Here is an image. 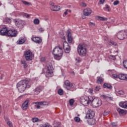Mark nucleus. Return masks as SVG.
<instances>
[{"instance_id": "nucleus-1", "label": "nucleus", "mask_w": 127, "mask_h": 127, "mask_svg": "<svg viewBox=\"0 0 127 127\" xmlns=\"http://www.w3.org/2000/svg\"><path fill=\"white\" fill-rule=\"evenodd\" d=\"M30 87L31 81L29 79L21 80L17 84V88L19 93H23L26 89H29Z\"/></svg>"}, {"instance_id": "nucleus-2", "label": "nucleus", "mask_w": 127, "mask_h": 127, "mask_svg": "<svg viewBox=\"0 0 127 127\" xmlns=\"http://www.w3.org/2000/svg\"><path fill=\"white\" fill-rule=\"evenodd\" d=\"M88 98V105L92 104L95 108H98L102 106V101L100 99H96L93 96H89Z\"/></svg>"}, {"instance_id": "nucleus-3", "label": "nucleus", "mask_w": 127, "mask_h": 127, "mask_svg": "<svg viewBox=\"0 0 127 127\" xmlns=\"http://www.w3.org/2000/svg\"><path fill=\"white\" fill-rule=\"evenodd\" d=\"M77 50L79 55L81 57H85V56L87 55V53H88L87 48H86V47L84 44L78 45L77 48Z\"/></svg>"}, {"instance_id": "nucleus-4", "label": "nucleus", "mask_w": 127, "mask_h": 127, "mask_svg": "<svg viewBox=\"0 0 127 127\" xmlns=\"http://www.w3.org/2000/svg\"><path fill=\"white\" fill-rule=\"evenodd\" d=\"M45 76L47 78L53 76V66L51 63H48L46 66Z\"/></svg>"}, {"instance_id": "nucleus-5", "label": "nucleus", "mask_w": 127, "mask_h": 127, "mask_svg": "<svg viewBox=\"0 0 127 127\" xmlns=\"http://www.w3.org/2000/svg\"><path fill=\"white\" fill-rule=\"evenodd\" d=\"M24 56L26 61H31L34 58V54L29 50H27L24 52Z\"/></svg>"}, {"instance_id": "nucleus-6", "label": "nucleus", "mask_w": 127, "mask_h": 127, "mask_svg": "<svg viewBox=\"0 0 127 127\" xmlns=\"http://www.w3.org/2000/svg\"><path fill=\"white\" fill-rule=\"evenodd\" d=\"M65 89L67 90V91H75L76 88L75 84L71 83L69 80H67L64 81Z\"/></svg>"}, {"instance_id": "nucleus-7", "label": "nucleus", "mask_w": 127, "mask_h": 127, "mask_svg": "<svg viewBox=\"0 0 127 127\" xmlns=\"http://www.w3.org/2000/svg\"><path fill=\"white\" fill-rule=\"evenodd\" d=\"M112 77L113 79H115V80L120 79V80L127 81V74H126L120 73L118 75L117 74H113Z\"/></svg>"}, {"instance_id": "nucleus-8", "label": "nucleus", "mask_w": 127, "mask_h": 127, "mask_svg": "<svg viewBox=\"0 0 127 127\" xmlns=\"http://www.w3.org/2000/svg\"><path fill=\"white\" fill-rule=\"evenodd\" d=\"M127 32L122 30L119 31L117 35V38L120 40H124L127 38Z\"/></svg>"}, {"instance_id": "nucleus-9", "label": "nucleus", "mask_w": 127, "mask_h": 127, "mask_svg": "<svg viewBox=\"0 0 127 127\" xmlns=\"http://www.w3.org/2000/svg\"><path fill=\"white\" fill-rule=\"evenodd\" d=\"M8 28L6 26H3L0 29V35L2 36H7Z\"/></svg>"}, {"instance_id": "nucleus-10", "label": "nucleus", "mask_w": 127, "mask_h": 127, "mask_svg": "<svg viewBox=\"0 0 127 127\" xmlns=\"http://www.w3.org/2000/svg\"><path fill=\"white\" fill-rule=\"evenodd\" d=\"M79 101L81 105L83 106H88V96H82L79 97Z\"/></svg>"}, {"instance_id": "nucleus-11", "label": "nucleus", "mask_w": 127, "mask_h": 127, "mask_svg": "<svg viewBox=\"0 0 127 127\" xmlns=\"http://www.w3.org/2000/svg\"><path fill=\"white\" fill-rule=\"evenodd\" d=\"M17 36V32L15 29L8 30L7 36L8 37H16Z\"/></svg>"}, {"instance_id": "nucleus-12", "label": "nucleus", "mask_w": 127, "mask_h": 127, "mask_svg": "<svg viewBox=\"0 0 127 127\" xmlns=\"http://www.w3.org/2000/svg\"><path fill=\"white\" fill-rule=\"evenodd\" d=\"M53 55L54 54H63V50L62 48H60V47H56L52 52Z\"/></svg>"}, {"instance_id": "nucleus-13", "label": "nucleus", "mask_w": 127, "mask_h": 127, "mask_svg": "<svg viewBox=\"0 0 127 127\" xmlns=\"http://www.w3.org/2000/svg\"><path fill=\"white\" fill-rule=\"evenodd\" d=\"M94 117H95V112L89 109L87 112L85 118L86 119H93Z\"/></svg>"}, {"instance_id": "nucleus-14", "label": "nucleus", "mask_w": 127, "mask_h": 127, "mask_svg": "<svg viewBox=\"0 0 127 127\" xmlns=\"http://www.w3.org/2000/svg\"><path fill=\"white\" fill-rule=\"evenodd\" d=\"M64 49L65 53H70L71 51V47L69 46V44L67 42H64L63 43Z\"/></svg>"}, {"instance_id": "nucleus-15", "label": "nucleus", "mask_w": 127, "mask_h": 127, "mask_svg": "<svg viewBox=\"0 0 127 127\" xmlns=\"http://www.w3.org/2000/svg\"><path fill=\"white\" fill-rule=\"evenodd\" d=\"M92 11L91 8L87 7L83 10V14L85 16H90L92 14Z\"/></svg>"}, {"instance_id": "nucleus-16", "label": "nucleus", "mask_w": 127, "mask_h": 127, "mask_svg": "<svg viewBox=\"0 0 127 127\" xmlns=\"http://www.w3.org/2000/svg\"><path fill=\"white\" fill-rule=\"evenodd\" d=\"M44 89V87L42 86H39L34 89L33 92L34 95H38L40 94V92H42V90Z\"/></svg>"}, {"instance_id": "nucleus-17", "label": "nucleus", "mask_w": 127, "mask_h": 127, "mask_svg": "<svg viewBox=\"0 0 127 127\" xmlns=\"http://www.w3.org/2000/svg\"><path fill=\"white\" fill-rule=\"evenodd\" d=\"M29 103V101L28 100H26L22 104V109L24 111H26L27 109H28V104Z\"/></svg>"}, {"instance_id": "nucleus-18", "label": "nucleus", "mask_w": 127, "mask_h": 127, "mask_svg": "<svg viewBox=\"0 0 127 127\" xmlns=\"http://www.w3.org/2000/svg\"><path fill=\"white\" fill-rule=\"evenodd\" d=\"M67 41L68 43L73 42V37H72V34L70 31H67Z\"/></svg>"}, {"instance_id": "nucleus-19", "label": "nucleus", "mask_w": 127, "mask_h": 127, "mask_svg": "<svg viewBox=\"0 0 127 127\" xmlns=\"http://www.w3.org/2000/svg\"><path fill=\"white\" fill-rule=\"evenodd\" d=\"M31 40L32 41H34V42H35V43H37L38 44H40V43L42 42V39L37 37L32 38Z\"/></svg>"}, {"instance_id": "nucleus-20", "label": "nucleus", "mask_w": 127, "mask_h": 127, "mask_svg": "<svg viewBox=\"0 0 127 127\" xmlns=\"http://www.w3.org/2000/svg\"><path fill=\"white\" fill-rule=\"evenodd\" d=\"M119 106L121 108H123L124 109H127V101L125 102H120L119 103Z\"/></svg>"}, {"instance_id": "nucleus-21", "label": "nucleus", "mask_w": 127, "mask_h": 127, "mask_svg": "<svg viewBox=\"0 0 127 127\" xmlns=\"http://www.w3.org/2000/svg\"><path fill=\"white\" fill-rule=\"evenodd\" d=\"M20 64H21V65H23L24 69H25V68H27V67H28V64H27V62H26V61H25V60H21Z\"/></svg>"}, {"instance_id": "nucleus-22", "label": "nucleus", "mask_w": 127, "mask_h": 127, "mask_svg": "<svg viewBox=\"0 0 127 127\" xmlns=\"http://www.w3.org/2000/svg\"><path fill=\"white\" fill-rule=\"evenodd\" d=\"M51 9L53 11H59L60 10V6L55 5L51 6Z\"/></svg>"}, {"instance_id": "nucleus-23", "label": "nucleus", "mask_w": 127, "mask_h": 127, "mask_svg": "<svg viewBox=\"0 0 127 127\" xmlns=\"http://www.w3.org/2000/svg\"><path fill=\"white\" fill-rule=\"evenodd\" d=\"M63 54H54V57L56 60H60L62 58Z\"/></svg>"}, {"instance_id": "nucleus-24", "label": "nucleus", "mask_w": 127, "mask_h": 127, "mask_svg": "<svg viewBox=\"0 0 127 127\" xmlns=\"http://www.w3.org/2000/svg\"><path fill=\"white\" fill-rule=\"evenodd\" d=\"M117 112H118L119 115H127V111L124 109L121 108L117 109Z\"/></svg>"}, {"instance_id": "nucleus-25", "label": "nucleus", "mask_w": 127, "mask_h": 127, "mask_svg": "<svg viewBox=\"0 0 127 127\" xmlns=\"http://www.w3.org/2000/svg\"><path fill=\"white\" fill-rule=\"evenodd\" d=\"M103 88L107 89H110V90H112L113 89V86L111 85V84L108 83H105L103 85Z\"/></svg>"}, {"instance_id": "nucleus-26", "label": "nucleus", "mask_w": 127, "mask_h": 127, "mask_svg": "<svg viewBox=\"0 0 127 127\" xmlns=\"http://www.w3.org/2000/svg\"><path fill=\"white\" fill-rule=\"evenodd\" d=\"M88 123L91 126H94L96 124V120L93 118H89L88 120Z\"/></svg>"}, {"instance_id": "nucleus-27", "label": "nucleus", "mask_w": 127, "mask_h": 127, "mask_svg": "<svg viewBox=\"0 0 127 127\" xmlns=\"http://www.w3.org/2000/svg\"><path fill=\"white\" fill-rule=\"evenodd\" d=\"M102 98L103 99V100H107L108 99H109V100L110 101H113V100H114V98H113L112 97H110L107 95H102Z\"/></svg>"}, {"instance_id": "nucleus-28", "label": "nucleus", "mask_w": 127, "mask_h": 127, "mask_svg": "<svg viewBox=\"0 0 127 127\" xmlns=\"http://www.w3.org/2000/svg\"><path fill=\"white\" fill-rule=\"evenodd\" d=\"M35 104H38L40 106H47V102L46 101H41V102H35Z\"/></svg>"}, {"instance_id": "nucleus-29", "label": "nucleus", "mask_w": 127, "mask_h": 127, "mask_svg": "<svg viewBox=\"0 0 127 127\" xmlns=\"http://www.w3.org/2000/svg\"><path fill=\"white\" fill-rule=\"evenodd\" d=\"M24 39L20 38L19 40L17 41V44H23L24 43Z\"/></svg>"}, {"instance_id": "nucleus-30", "label": "nucleus", "mask_w": 127, "mask_h": 127, "mask_svg": "<svg viewBox=\"0 0 127 127\" xmlns=\"http://www.w3.org/2000/svg\"><path fill=\"white\" fill-rule=\"evenodd\" d=\"M104 79L100 76L97 77V84H102Z\"/></svg>"}, {"instance_id": "nucleus-31", "label": "nucleus", "mask_w": 127, "mask_h": 127, "mask_svg": "<svg viewBox=\"0 0 127 127\" xmlns=\"http://www.w3.org/2000/svg\"><path fill=\"white\" fill-rule=\"evenodd\" d=\"M99 20H101V21H107L108 20V18H105L104 17L98 16Z\"/></svg>"}, {"instance_id": "nucleus-32", "label": "nucleus", "mask_w": 127, "mask_h": 127, "mask_svg": "<svg viewBox=\"0 0 127 127\" xmlns=\"http://www.w3.org/2000/svg\"><path fill=\"white\" fill-rule=\"evenodd\" d=\"M40 127H52L48 123H46L44 125H41L40 126Z\"/></svg>"}, {"instance_id": "nucleus-33", "label": "nucleus", "mask_w": 127, "mask_h": 127, "mask_svg": "<svg viewBox=\"0 0 127 127\" xmlns=\"http://www.w3.org/2000/svg\"><path fill=\"white\" fill-rule=\"evenodd\" d=\"M71 10L66 9L63 15L64 17H65V16H66V15H67V14H68L69 12V13H71Z\"/></svg>"}, {"instance_id": "nucleus-34", "label": "nucleus", "mask_w": 127, "mask_h": 127, "mask_svg": "<svg viewBox=\"0 0 127 127\" xmlns=\"http://www.w3.org/2000/svg\"><path fill=\"white\" fill-rule=\"evenodd\" d=\"M32 122L33 123H38V122H40V120L38 118H33L32 119Z\"/></svg>"}, {"instance_id": "nucleus-35", "label": "nucleus", "mask_w": 127, "mask_h": 127, "mask_svg": "<svg viewBox=\"0 0 127 127\" xmlns=\"http://www.w3.org/2000/svg\"><path fill=\"white\" fill-rule=\"evenodd\" d=\"M75 61L76 63H81L82 62V59L80 57H77L75 58Z\"/></svg>"}, {"instance_id": "nucleus-36", "label": "nucleus", "mask_w": 127, "mask_h": 127, "mask_svg": "<svg viewBox=\"0 0 127 127\" xmlns=\"http://www.w3.org/2000/svg\"><path fill=\"white\" fill-rule=\"evenodd\" d=\"M21 2H22L23 4H25V5H31V3L26 1L21 0Z\"/></svg>"}, {"instance_id": "nucleus-37", "label": "nucleus", "mask_w": 127, "mask_h": 127, "mask_svg": "<svg viewBox=\"0 0 127 127\" xmlns=\"http://www.w3.org/2000/svg\"><path fill=\"white\" fill-rule=\"evenodd\" d=\"M109 45H114V46H117V43L114 42L113 41H110L108 43Z\"/></svg>"}, {"instance_id": "nucleus-38", "label": "nucleus", "mask_w": 127, "mask_h": 127, "mask_svg": "<svg viewBox=\"0 0 127 127\" xmlns=\"http://www.w3.org/2000/svg\"><path fill=\"white\" fill-rule=\"evenodd\" d=\"M17 25L18 27H20V28L23 27V23H22V22L21 21L18 22Z\"/></svg>"}, {"instance_id": "nucleus-39", "label": "nucleus", "mask_w": 127, "mask_h": 127, "mask_svg": "<svg viewBox=\"0 0 127 127\" xmlns=\"http://www.w3.org/2000/svg\"><path fill=\"white\" fill-rule=\"evenodd\" d=\"M33 22L34 24L37 25L40 22V21L38 19H35L33 21Z\"/></svg>"}, {"instance_id": "nucleus-40", "label": "nucleus", "mask_w": 127, "mask_h": 127, "mask_svg": "<svg viewBox=\"0 0 127 127\" xmlns=\"http://www.w3.org/2000/svg\"><path fill=\"white\" fill-rule=\"evenodd\" d=\"M69 105L70 106H73V105H74V103H75V100H74V99H70L69 101Z\"/></svg>"}, {"instance_id": "nucleus-41", "label": "nucleus", "mask_w": 127, "mask_h": 127, "mask_svg": "<svg viewBox=\"0 0 127 127\" xmlns=\"http://www.w3.org/2000/svg\"><path fill=\"white\" fill-rule=\"evenodd\" d=\"M64 92L63 90H62V89H60L58 90V94L59 95H60V96H62V95H63L64 94Z\"/></svg>"}, {"instance_id": "nucleus-42", "label": "nucleus", "mask_w": 127, "mask_h": 127, "mask_svg": "<svg viewBox=\"0 0 127 127\" xmlns=\"http://www.w3.org/2000/svg\"><path fill=\"white\" fill-rule=\"evenodd\" d=\"M123 66L126 69H127V61H124L123 63Z\"/></svg>"}, {"instance_id": "nucleus-43", "label": "nucleus", "mask_w": 127, "mask_h": 127, "mask_svg": "<svg viewBox=\"0 0 127 127\" xmlns=\"http://www.w3.org/2000/svg\"><path fill=\"white\" fill-rule=\"evenodd\" d=\"M80 5L83 7H86V6H87V4L85 2H81L80 3Z\"/></svg>"}, {"instance_id": "nucleus-44", "label": "nucleus", "mask_w": 127, "mask_h": 127, "mask_svg": "<svg viewBox=\"0 0 127 127\" xmlns=\"http://www.w3.org/2000/svg\"><path fill=\"white\" fill-rule=\"evenodd\" d=\"M7 125H8L9 127H13V125H12V122H11L10 121H8L7 123Z\"/></svg>"}, {"instance_id": "nucleus-45", "label": "nucleus", "mask_w": 127, "mask_h": 127, "mask_svg": "<svg viewBox=\"0 0 127 127\" xmlns=\"http://www.w3.org/2000/svg\"><path fill=\"white\" fill-rule=\"evenodd\" d=\"M74 121L76 122V123H79L80 122V118L78 117H76L74 118Z\"/></svg>"}, {"instance_id": "nucleus-46", "label": "nucleus", "mask_w": 127, "mask_h": 127, "mask_svg": "<svg viewBox=\"0 0 127 127\" xmlns=\"http://www.w3.org/2000/svg\"><path fill=\"white\" fill-rule=\"evenodd\" d=\"M5 21L7 23H10L11 22V20L9 18H6Z\"/></svg>"}, {"instance_id": "nucleus-47", "label": "nucleus", "mask_w": 127, "mask_h": 127, "mask_svg": "<svg viewBox=\"0 0 127 127\" xmlns=\"http://www.w3.org/2000/svg\"><path fill=\"white\" fill-rule=\"evenodd\" d=\"M119 3H120V1L116 0L114 2L113 4L114 5H118Z\"/></svg>"}, {"instance_id": "nucleus-48", "label": "nucleus", "mask_w": 127, "mask_h": 127, "mask_svg": "<svg viewBox=\"0 0 127 127\" xmlns=\"http://www.w3.org/2000/svg\"><path fill=\"white\" fill-rule=\"evenodd\" d=\"M100 90H101V88L98 87V86H96L94 88V92H98V91H100Z\"/></svg>"}, {"instance_id": "nucleus-49", "label": "nucleus", "mask_w": 127, "mask_h": 127, "mask_svg": "<svg viewBox=\"0 0 127 127\" xmlns=\"http://www.w3.org/2000/svg\"><path fill=\"white\" fill-rule=\"evenodd\" d=\"M109 58L110 59H112V60H116V56H113V55H110L109 56Z\"/></svg>"}, {"instance_id": "nucleus-50", "label": "nucleus", "mask_w": 127, "mask_h": 127, "mask_svg": "<svg viewBox=\"0 0 127 127\" xmlns=\"http://www.w3.org/2000/svg\"><path fill=\"white\" fill-rule=\"evenodd\" d=\"M38 30L39 32L42 33L45 30H44V28L41 27L38 28Z\"/></svg>"}, {"instance_id": "nucleus-51", "label": "nucleus", "mask_w": 127, "mask_h": 127, "mask_svg": "<svg viewBox=\"0 0 127 127\" xmlns=\"http://www.w3.org/2000/svg\"><path fill=\"white\" fill-rule=\"evenodd\" d=\"M118 94L119 95H124V94H125V93L124 92V91L123 90H120L118 91Z\"/></svg>"}, {"instance_id": "nucleus-52", "label": "nucleus", "mask_w": 127, "mask_h": 127, "mask_svg": "<svg viewBox=\"0 0 127 127\" xmlns=\"http://www.w3.org/2000/svg\"><path fill=\"white\" fill-rule=\"evenodd\" d=\"M112 127H117L118 124L116 122H113L112 123Z\"/></svg>"}, {"instance_id": "nucleus-53", "label": "nucleus", "mask_w": 127, "mask_h": 127, "mask_svg": "<svg viewBox=\"0 0 127 127\" xmlns=\"http://www.w3.org/2000/svg\"><path fill=\"white\" fill-rule=\"evenodd\" d=\"M109 114V112L107 111H104V112L103 113V116H108Z\"/></svg>"}, {"instance_id": "nucleus-54", "label": "nucleus", "mask_w": 127, "mask_h": 127, "mask_svg": "<svg viewBox=\"0 0 127 127\" xmlns=\"http://www.w3.org/2000/svg\"><path fill=\"white\" fill-rule=\"evenodd\" d=\"M88 92L89 93H90V94H93V89L92 88H89L88 90Z\"/></svg>"}, {"instance_id": "nucleus-55", "label": "nucleus", "mask_w": 127, "mask_h": 127, "mask_svg": "<svg viewBox=\"0 0 127 127\" xmlns=\"http://www.w3.org/2000/svg\"><path fill=\"white\" fill-rule=\"evenodd\" d=\"M25 16H26L27 18H29V17H30V15H29V14H28L27 13H25Z\"/></svg>"}, {"instance_id": "nucleus-56", "label": "nucleus", "mask_w": 127, "mask_h": 127, "mask_svg": "<svg viewBox=\"0 0 127 127\" xmlns=\"http://www.w3.org/2000/svg\"><path fill=\"white\" fill-rule=\"evenodd\" d=\"M89 25H94V26H95V24H94V23L92 22H90L89 23Z\"/></svg>"}, {"instance_id": "nucleus-57", "label": "nucleus", "mask_w": 127, "mask_h": 127, "mask_svg": "<svg viewBox=\"0 0 127 127\" xmlns=\"http://www.w3.org/2000/svg\"><path fill=\"white\" fill-rule=\"evenodd\" d=\"M50 5H51V6H55V5H54V2H50Z\"/></svg>"}, {"instance_id": "nucleus-58", "label": "nucleus", "mask_w": 127, "mask_h": 127, "mask_svg": "<svg viewBox=\"0 0 127 127\" xmlns=\"http://www.w3.org/2000/svg\"><path fill=\"white\" fill-rule=\"evenodd\" d=\"M105 0H100V2H101V3H102V4L105 2Z\"/></svg>"}, {"instance_id": "nucleus-59", "label": "nucleus", "mask_w": 127, "mask_h": 127, "mask_svg": "<svg viewBox=\"0 0 127 127\" xmlns=\"http://www.w3.org/2000/svg\"><path fill=\"white\" fill-rule=\"evenodd\" d=\"M36 108L37 109H40V105L39 104H38L36 105Z\"/></svg>"}, {"instance_id": "nucleus-60", "label": "nucleus", "mask_w": 127, "mask_h": 127, "mask_svg": "<svg viewBox=\"0 0 127 127\" xmlns=\"http://www.w3.org/2000/svg\"><path fill=\"white\" fill-rule=\"evenodd\" d=\"M82 18L83 19H86V16H82Z\"/></svg>"}, {"instance_id": "nucleus-61", "label": "nucleus", "mask_w": 127, "mask_h": 127, "mask_svg": "<svg viewBox=\"0 0 127 127\" xmlns=\"http://www.w3.org/2000/svg\"><path fill=\"white\" fill-rule=\"evenodd\" d=\"M0 114H1V105H0Z\"/></svg>"}, {"instance_id": "nucleus-62", "label": "nucleus", "mask_w": 127, "mask_h": 127, "mask_svg": "<svg viewBox=\"0 0 127 127\" xmlns=\"http://www.w3.org/2000/svg\"><path fill=\"white\" fill-rule=\"evenodd\" d=\"M106 8H107V9H108L110 8V6H109V5H106Z\"/></svg>"}, {"instance_id": "nucleus-63", "label": "nucleus", "mask_w": 127, "mask_h": 127, "mask_svg": "<svg viewBox=\"0 0 127 127\" xmlns=\"http://www.w3.org/2000/svg\"><path fill=\"white\" fill-rule=\"evenodd\" d=\"M104 39V40H108V38H107V37H105Z\"/></svg>"}, {"instance_id": "nucleus-64", "label": "nucleus", "mask_w": 127, "mask_h": 127, "mask_svg": "<svg viewBox=\"0 0 127 127\" xmlns=\"http://www.w3.org/2000/svg\"><path fill=\"white\" fill-rule=\"evenodd\" d=\"M108 9V11H111V8H108V9Z\"/></svg>"}]
</instances>
